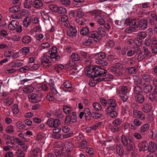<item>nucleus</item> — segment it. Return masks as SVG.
I'll list each match as a JSON object with an SVG mask.
<instances>
[{
  "mask_svg": "<svg viewBox=\"0 0 157 157\" xmlns=\"http://www.w3.org/2000/svg\"><path fill=\"white\" fill-rule=\"evenodd\" d=\"M93 70V73L91 74L92 75L96 76H100L101 78H102V81H107L110 80V79H113V76L111 75L106 74L107 71L104 68H101V67L96 66V67L92 68Z\"/></svg>",
  "mask_w": 157,
  "mask_h": 157,
  "instance_id": "1",
  "label": "nucleus"
},
{
  "mask_svg": "<svg viewBox=\"0 0 157 157\" xmlns=\"http://www.w3.org/2000/svg\"><path fill=\"white\" fill-rule=\"evenodd\" d=\"M96 67V65H90L85 69V75L88 77L92 78L91 80H90L89 82V86L91 87L94 86L98 82L102 81L103 79L101 78L100 76H95L91 74L93 73V71H92L93 69L92 68Z\"/></svg>",
  "mask_w": 157,
  "mask_h": 157,
  "instance_id": "2",
  "label": "nucleus"
},
{
  "mask_svg": "<svg viewBox=\"0 0 157 157\" xmlns=\"http://www.w3.org/2000/svg\"><path fill=\"white\" fill-rule=\"evenodd\" d=\"M100 101L102 105L107 106L106 110L116 109L117 107V104L116 101L113 99H109L106 100L103 98L100 99Z\"/></svg>",
  "mask_w": 157,
  "mask_h": 157,
  "instance_id": "3",
  "label": "nucleus"
},
{
  "mask_svg": "<svg viewBox=\"0 0 157 157\" xmlns=\"http://www.w3.org/2000/svg\"><path fill=\"white\" fill-rule=\"evenodd\" d=\"M106 54L104 52H100L95 56L96 59V63L97 64L102 66H106L108 64V63L106 61L105 57Z\"/></svg>",
  "mask_w": 157,
  "mask_h": 157,
  "instance_id": "4",
  "label": "nucleus"
},
{
  "mask_svg": "<svg viewBox=\"0 0 157 157\" xmlns=\"http://www.w3.org/2000/svg\"><path fill=\"white\" fill-rule=\"evenodd\" d=\"M71 115H69L66 116L64 123L66 125H70V124L75 123L77 121L76 113L73 112Z\"/></svg>",
  "mask_w": 157,
  "mask_h": 157,
  "instance_id": "5",
  "label": "nucleus"
},
{
  "mask_svg": "<svg viewBox=\"0 0 157 157\" xmlns=\"http://www.w3.org/2000/svg\"><path fill=\"white\" fill-rule=\"evenodd\" d=\"M79 54L82 57V60L84 62V64L86 65H87L86 68L88 67V66L90 65H89L90 64L91 62V58L89 55L86 52H85L83 51H81L80 52Z\"/></svg>",
  "mask_w": 157,
  "mask_h": 157,
  "instance_id": "6",
  "label": "nucleus"
},
{
  "mask_svg": "<svg viewBox=\"0 0 157 157\" xmlns=\"http://www.w3.org/2000/svg\"><path fill=\"white\" fill-rule=\"evenodd\" d=\"M42 96L40 94L32 93L29 95L28 98L30 101L33 103H35L40 101Z\"/></svg>",
  "mask_w": 157,
  "mask_h": 157,
  "instance_id": "7",
  "label": "nucleus"
},
{
  "mask_svg": "<svg viewBox=\"0 0 157 157\" xmlns=\"http://www.w3.org/2000/svg\"><path fill=\"white\" fill-rule=\"evenodd\" d=\"M46 124L52 128H56L58 127L60 123V120L58 119H49L46 121Z\"/></svg>",
  "mask_w": 157,
  "mask_h": 157,
  "instance_id": "8",
  "label": "nucleus"
},
{
  "mask_svg": "<svg viewBox=\"0 0 157 157\" xmlns=\"http://www.w3.org/2000/svg\"><path fill=\"white\" fill-rule=\"evenodd\" d=\"M137 27L139 29L144 30L147 27V22L146 19L143 18L141 19L138 22Z\"/></svg>",
  "mask_w": 157,
  "mask_h": 157,
  "instance_id": "9",
  "label": "nucleus"
},
{
  "mask_svg": "<svg viewBox=\"0 0 157 157\" xmlns=\"http://www.w3.org/2000/svg\"><path fill=\"white\" fill-rule=\"evenodd\" d=\"M97 30L93 31L90 32L89 37L93 38L95 41L98 42L101 40Z\"/></svg>",
  "mask_w": 157,
  "mask_h": 157,
  "instance_id": "10",
  "label": "nucleus"
},
{
  "mask_svg": "<svg viewBox=\"0 0 157 157\" xmlns=\"http://www.w3.org/2000/svg\"><path fill=\"white\" fill-rule=\"evenodd\" d=\"M77 31L75 26L68 27L67 29V34L70 37H74L77 35Z\"/></svg>",
  "mask_w": 157,
  "mask_h": 157,
  "instance_id": "11",
  "label": "nucleus"
},
{
  "mask_svg": "<svg viewBox=\"0 0 157 157\" xmlns=\"http://www.w3.org/2000/svg\"><path fill=\"white\" fill-rule=\"evenodd\" d=\"M138 147L139 151H144L148 149V143L145 140L141 141L138 144Z\"/></svg>",
  "mask_w": 157,
  "mask_h": 157,
  "instance_id": "12",
  "label": "nucleus"
},
{
  "mask_svg": "<svg viewBox=\"0 0 157 157\" xmlns=\"http://www.w3.org/2000/svg\"><path fill=\"white\" fill-rule=\"evenodd\" d=\"M121 139V143L124 147L128 145L129 143H133L132 139H129L124 134L122 135Z\"/></svg>",
  "mask_w": 157,
  "mask_h": 157,
  "instance_id": "13",
  "label": "nucleus"
},
{
  "mask_svg": "<svg viewBox=\"0 0 157 157\" xmlns=\"http://www.w3.org/2000/svg\"><path fill=\"white\" fill-rule=\"evenodd\" d=\"M84 113L86 121H89L91 118L93 114L91 113L90 109L88 108H86L84 109Z\"/></svg>",
  "mask_w": 157,
  "mask_h": 157,
  "instance_id": "14",
  "label": "nucleus"
},
{
  "mask_svg": "<svg viewBox=\"0 0 157 157\" xmlns=\"http://www.w3.org/2000/svg\"><path fill=\"white\" fill-rule=\"evenodd\" d=\"M41 153V150L38 147H36L30 151V155L28 157H37Z\"/></svg>",
  "mask_w": 157,
  "mask_h": 157,
  "instance_id": "15",
  "label": "nucleus"
},
{
  "mask_svg": "<svg viewBox=\"0 0 157 157\" xmlns=\"http://www.w3.org/2000/svg\"><path fill=\"white\" fill-rule=\"evenodd\" d=\"M74 147L72 144L69 143L66 144L63 147V151H65L67 155L73 150Z\"/></svg>",
  "mask_w": 157,
  "mask_h": 157,
  "instance_id": "16",
  "label": "nucleus"
},
{
  "mask_svg": "<svg viewBox=\"0 0 157 157\" xmlns=\"http://www.w3.org/2000/svg\"><path fill=\"white\" fill-rule=\"evenodd\" d=\"M33 5L35 8L39 10L43 6V3L41 0H34L33 2Z\"/></svg>",
  "mask_w": 157,
  "mask_h": 157,
  "instance_id": "17",
  "label": "nucleus"
},
{
  "mask_svg": "<svg viewBox=\"0 0 157 157\" xmlns=\"http://www.w3.org/2000/svg\"><path fill=\"white\" fill-rule=\"evenodd\" d=\"M19 25V23L16 20H13L10 23L8 28L10 30H13L16 29Z\"/></svg>",
  "mask_w": 157,
  "mask_h": 157,
  "instance_id": "18",
  "label": "nucleus"
},
{
  "mask_svg": "<svg viewBox=\"0 0 157 157\" xmlns=\"http://www.w3.org/2000/svg\"><path fill=\"white\" fill-rule=\"evenodd\" d=\"M94 18L97 20L98 23L101 25H103L105 22L103 17L100 15V13L98 12L97 14L94 15Z\"/></svg>",
  "mask_w": 157,
  "mask_h": 157,
  "instance_id": "19",
  "label": "nucleus"
},
{
  "mask_svg": "<svg viewBox=\"0 0 157 157\" xmlns=\"http://www.w3.org/2000/svg\"><path fill=\"white\" fill-rule=\"evenodd\" d=\"M63 109L65 113L67 115L71 114L74 112L72 108L67 105L63 106Z\"/></svg>",
  "mask_w": 157,
  "mask_h": 157,
  "instance_id": "20",
  "label": "nucleus"
},
{
  "mask_svg": "<svg viewBox=\"0 0 157 157\" xmlns=\"http://www.w3.org/2000/svg\"><path fill=\"white\" fill-rule=\"evenodd\" d=\"M98 33L99 34L100 36L101 37V39L103 37H104L106 34V31L105 28L99 27L98 28L97 30Z\"/></svg>",
  "mask_w": 157,
  "mask_h": 157,
  "instance_id": "21",
  "label": "nucleus"
},
{
  "mask_svg": "<svg viewBox=\"0 0 157 157\" xmlns=\"http://www.w3.org/2000/svg\"><path fill=\"white\" fill-rule=\"evenodd\" d=\"M54 152L56 156L59 157H62L64 156L66 157L67 156L65 151H63V149L62 148L61 150H59L57 149H55L53 151Z\"/></svg>",
  "mask_w": 157,
  "mask_h": 157,
  "instance_id": "22",
  "label": "nucleus"
},
{
  "mask_svg": "<svg viewBox=\"0 0 157 157\" xmlns=\"http://www.w3.org/2000/svg\"><path fill=\"white\" fill-rule=\"evenodd\" d=\"M157 149L156 144L155 143L151 142L149 143L148 149V150L150 152H153L155 151Z\"/></svg>",
  "mask_w": 157,
  "mask_h": 157,
  "instance_id": "23",
  "label": "nucleus"
},
{
  "mask_svg": "<svg viewBox=\"0 0 157 157\" xmlns=\"http://www.w3.org/2000/svg\"><path fill=\"white\" fill-rule=\"evenodd\" d=\"M135 98L137 101L141 104L143 103L145 100L144 96L141 94L135 95Z\"/></svg>",
  "mask_w": 157,
  "mask_h": 157,
  "instance_id": "24",
  "label": "nucleus"
},
{
  "mask_svg": "<svg viewBox=\"0 0 157 157\" xmlns=\"http://www.w3.org/2000/svg\"><path fill=\"white\" fill-rule=\"evenodd\" d=\"M116 110V109L109 110H106V112L108 115H109L113 118H115L118 115L117 112Z\"/></svg>",
  "mask_w": 157,
  "mask_h": 157,
  "instance_id": "25",
  "label": "nucleus"
},
{
  "mask_svg": "<svg viewBox=\"0 0 157 157\" xmlns=\"http://www.w3.org/2000/svg\"><path fill=\"white\" fill-rule=\"evenodd\" d=\"M140 48L136 47V48H132V49L129 50L127 53V55L129 56H131L135 54V53L137 54L140 51Z\"/></svg>",
  "mask_w": 157,
  "mask_h": 157,
  "instance_id": "26",
  "label": "nucleus"
},
{
  "mask_svg": "<svg viewBox=\"0 0 157 157\" xmlns=\"http://www.w3.org/2000/svg\"><path fill=\"white\" fill-rule=\"evenodd\" d=\"M52 85L50 86V90L52 94L56 96V98H58L60 96V95L57 91L56 88L54 87V83H52Z\"/></svg>",
  "mask_w": 157,
  "mask_h": 157,
  "instance_id": "27",
  "label": "nucleus"
},
{
  "mask_svg": "<svg viewBox=\"0 0 157 157\" xmlns=\"http://www.w3.org/2000/svg\"><path fill=\"white\" fill-rule=\"evenodd\" d=\"M143 92L142 89L141 87L138 85H136L134 87L133 94L135 95L141 94Z\"/></svg>",
  "mask_w": 157,
  "mask_h": 157,
  "instance_id": "28",
  "label": "nucleus"
},
{
  "mask_svg": "<svg viewBox=\"0 0 157 157\" xmlns=\"http://www.w3.org/2000/svg\"><path fill=\"white\" fill-rule=\"evenodd\" d=\"M116 149L117 153L120 156H121L123 155V147L120 144H117Z\"/></svg>",
  "mask_w": 157,
  "mask_h": 157,
  "instance_id": "29",
  "label": "nucleus"
},
{
  "mask_svg": "<svg viewBox=\"0 0 157 157\" xmlns=\"http://www.w3.org/2000/svg\"><path fill=\"white\" fill-rule=\"evenodd\" d=\"M110 72L115 74V75L117 76L121 75L122 74V71H118L115 66L111 67L110 68Z\"/></svg>",
  "mask_w": 157,
  "mask_h": 157,
  "instance_id": "30",
  "label": "nucleus"
},
{
  "mask_svg": "<svg viewBox=\"0 0 157 157\" xmlns=\"http://www.w3.org/2000/svg\"><path fill=\"white\" fill-rule=\"evenodd\" d=\"M21 9L20 7L18 5H16L10 7L9 10L11 13H16L19 12Z\"/></svg>",
  "mask_w": 157,
  "mask_h": 157,
  "instance_id": "31",
  "label": "nucleus"
},
{
  "mask_svg": "<svg viewBox=\"0 0 157 157\" xmlns=\"http://www.w3.org/2000/svg\"><path fill=\"white\" fill-rule=\"evenodd\" d=\"M33 87L31 85L26 86L23 88V91L25 93L28 94L32 92L33 90Z\"/></svg>",
  "mask_w": 157,
  "mask_h": 157,
  "instance_id": "32",
  "label": "nucleus"
},
{
  "mask_svg": "<svg viewBox=\"0 0 157 157\" xmlns=\"http://www.w3.org/2000/svg\"><path fill=\"white\" fill-rule=\"evenodd\" d=\"M150 125L148 124H144L142 126L140 129V132L142 134L143 133L146 132L149 128Z\"/></svg>",
  "mask_w": 157,
  "mask_h": 157,
  "instance_id": "33",
  "label": "nucleus"
},
{
  "mask_svg": "<svg viewBox=\"0 0 157 157\" xmlns=\"http://www.w3.org/2000/svg\"><path fill=\"white\" fill-rule=\"evenodd\" d=\"M127 70L128 74L132 75L136 74L137 72V69L134 67H128Z\"/></svg>",
  "mask_w": 157,
  "mask_h": 157,
  "instance_id": "34",
  "label": "nucleus"
},
{
  "mask_svg": "<svg viewBox=\"0 0 157 157\" xmlns=\"http://www.w3.org/2000/svg\"><path fill=\"white\" fill-rule=\"evenodd\" d=\"M89 31V28L87 27H85L82 28L80 29V33L82 35H86L88 34L89 36V34L90 33Z\"/></svg>",
  "mask_w": 157,
  "mask_h": 157,
  "instance_id": "35",
  "label": "nucleus"
},
{
  "mask_svg": "<svg viewBox=\"0 0 157 157\" xmlns=\"http://www.w3.org/2000/svg\"><path fill=\"white\" fill-rule=\"evenodd\" d=\"M92 107L94 108L93 110L96 111L101 110L102 108L101 104L98 102L94 103L92 104Z\"/></svg>",
  "mask_w": 157,
  "mask_h": 157,
  "instance_id": "36",
  "label": "nucleus"
},
{
  "mask_svg": "<svg viewBox=\"0 0 157 157\" xmlns=\"http://www.w3.org/2000/svg\"><path fill=\"white\" fill-rule=\"evenodd\" d=\"M110 129L112 132L116 133L120 131L121 127L120 126H118L112 124Z\"/></svg>",
  "mask_w": 157,
  "mask_h": 157,
  "instance_id": "37",
  "label": "nucleus"
},
{
  "mask_svg": "<svg viewBox=\"0 0 157 157\" xmlns=\"http://www.w3.org/2000/svg\"><path fill=\"white\" fill-rule=\"evenodd\" d=\"M23 24L25 27H27L31 25V17H27L25 18L23 21Z\"/></svg>",
  "mask_w": 157,
  "mask_h": 157,
  "instance_id": "38",
  "label": "nucleus"
},
{
  "mask_svg": "<svg viewBox=\"0 0 157 157\" xmlns=\"http://www.w3.org/2000/svg\"><path fill=\"white\" fill-rule=\"evenodd\" d=\"M147 52L146 53L140 52L138 56V60L139 61H141L144 59H145L147 56L146 54H147Z\"/></svg>",
  "mask_w": 157,
  "mask_h": 157,
  "instance_id": "39",
  "label": "nucleus"
},
{
  "mask_svg": "<svg viewBox=\"0 0 157 157\" xmlns=\"http://www.w3.org/2000/svg\"><path fill=\"white\" fill-rule=\"evenodd\" d=\"M71 59L74 61H78L80 60L79 55L76 53H73L71 55Z\"/></svg>",
  "mask_w": 157,
  "mask_h": 157,
  "instance_id": "40",
  "label": "nucleus"
},
{
  "mask_svg": "<svg viewBox=\"0 0 157 157\" xmlns=\"http://www.w3.org/2000/svg\"><path fill=\"white\" fill-rule=\"evenodd\" d=\"M55 115L56 117L63 118L64 116L62 111L59 109H56L55 110Z\"/></svg>",
  "mask_w": 157,
  "mask_h": 157,
  "instance_id": "41",
  "label": "nucleus"
},
{
  "mask_svg": "<svg viewBox=\"0 0 157 157\" xmlns=\"http://www.w3.org/2000/svg\"><path fill=\"white\" fill-rule=\"evenodd\" d=\"M86 19L83 17H79L76 19L77 23L80 25H83L86 24Z\"/></svg>",
  "mask_w": 157,
  "mask_h": 157,
  "instance_id": "42",
  "label": "nucleus"
},
{
  "mask_svg": "<svg viewBox=\"0 0 157 157\" xmlns=\"http://www.w3.org/2000/svg\"><path fill=\"white\" fill-rule=\"evenodd\" d=\"M13 100L11 98L8 97L3 100L4 103L7 106H10L12 104Z\"/></svg>",
  "mask_w": 157,
  "mask_h": 157,
  "instance_id": "43",
  "label": "nucleus"
},
{
  "mask_svg": "<svg viewBox=\"0 0 157 157\" xmlns=\"http://www.w3.org/2000/svg\"><path fill=\"white\" fill-rule=\"evenodd\" d=\"M87 146V142L85 140L80 142L78 145L79 147L82 149L86 148Z\"/></svg>",
  "mask_w": 157,
  "mask_h": 157,
  "instance_id": "44",
  "label": "nucleus"
},
{
  "mask_svg": "<svg viewBox=\"0 0 157 157\" xmlns=\"http://www.w3.org/2000/svg\"><path fill=\"white\" fill-rule=\"evenodd\" d=\"M147 35L146 31H142L137 33L136 37L140 38L143 40L147 36Z\"/></svg>",
  "mask_w": 157,
  "mask_h": 157,
  "instance_id": "45",
  "label": "nucleus"
},
{
  "mask_svg": "<svg viewBox=\"0 0 157 157\" xmlns=\"http://www.w3.org/2000/svg\"><path fill=\"white\" fill-rule=\"evenodd\" d=\"M152 86L150 84L147 85L143 88V90L145 93H148L150 92L152 90Z\"/></svg>",
  "mask_w": 157,
  "mask_h": 157,
  "instance_id": "46",
  "label": "nucleus"
},
{
  "mask_svg": "<svg viewBox=\"0 0 157 157\" xmlns=\"http://www.w3.org/2000/svg\"><path fill=\"white\" fill-rule=\"evenodd\" d=\"M125 147L127 151H131L134 149L135 148V145L133 142V143H129Z\"/></svg>",
  "mask_w": 157,
  "mask_h": 157,
  "instance_id": "47",
  "label": "nucleus"
},
{
  "mask_svg": "<svg viewBox=\"0 0 157 157\" xmlns=\"http://www.w3.org/2000/svg\"><path fill=\"white\" fill-rule=\"evenodd\" d=\"M146 55L147 56L145 59L147 63H150L152 61L153 59L152 54L151 52H148L147 54Z\"/></svg>",
  "mask_w": 157,
  "mask_h": 157,
  "instance_id": "48",
  "label": "nucleus"
},
{
  "mask_svg": "<svg viewBox=\"0 0 157 157\" xmlns=\"http://www.w3.org/2000/svg\"><path fill=\"white\" fill-rule=\"evenodd\" d=\"M128 88L127 86H123L121 87L120 93L122 94H127Z\"/></svg>",
  "mask_w": 157,
  "mask_h": 157,
  "instance_id": "49",
  "label": "nucleus"
},
{
  "mask_svg": "<svg viewBox=\"0 0 157 157\" xmlns=\"http://www.w3.org/2000/svg\"><path fill=\"white\" fill-rule=\"evenodd\" d=\"M12 109L13 113L15 114H17L18 113L19 110L18 108V106L17 104H14L12 107Z\"/></svg>",
  "mask_w": 157,
  "mask_h": 157,
  "instance_id": "50",
  "label": "nucleus"
},
{
  "mask_svg": "<svg viewBox=\"0 0 157 157\" xmlns=\"http://www.w3.org/2000/svg\"><path fill=\"white\" fill-rule=\"evenodd\" d=\"M6 133H12L14 132L13 126L12 125L8 126L6 129Z\"/></svg>",
  "mask_w": 157,
  "mask_h": 157,
  "instance_id": "51",
  "label": "nucleus"
},
{
  "mask_svg": "<svg viewBox=\"0 0 157 157\" xmlns=\"http://www.w3.org/2000/svg\"><path fill=\"white\" fill-rule=\"evenodd\" d=\"M31 38L30 36H25L22 37L21 40L24 43L28 44L31 41Z\"/></svg>",
  "mask_w": 157,
  "mask_h": 157,
  "instance_id": "52",
  "label": "nucleus"
},
{
  "mask_svg": "<svg viewBox=\"0 0 157 157\" xmlns=\"http://www.w3.org/2000/svg\"><path fill=\"white\" fill-rule=\"evenodd\" d=\"M13 141L19 145H24V142L19 138L14 137L13 139Z\"/></svg>",
  "mask_w": 157,
  "mask_h": 157,
  "instance_id": "53",
  "label": "nucleus"
},
{
  "mask_svg": "<svg viewBox=\"0 0 157 157\" xmlns=\"http://www.w3.org/2000/svg\"><path fill=\"white\" fill-rule=\"evenodd\" d=\"M56 97V96H55L52 94L50 93H48L46 96L47 100L50 101H52L57 98Z\"/></svg>",
  "mask_w": 157,
  "mask_h": 157,
  "instance_id": "54",
  "label": "nucleus"
},
{
  "mask_svg": "<svg viewBox=\"0 0 157 157\" xmlns=\"http://www.w3.org/2000/svg\"><path fill=\"white\" fill-rule=\"evenodd\" d=\"M16 157H25V154L21 150H17L16 152Z\"/></svg>",
  "mask_w": 157,
  "mask_h": 157,
  "instance_id": "55",
  "label": "nucleus"
},
{
  "mask_svg": "<svg viewBox=\"0 0 157 157\" xmlns=\"http://www.w3.org/2000/svg\"><path fill=\"white\" fill-rule=\"evenodd\" d=\"M151 109V106L149 104H147L144 105L143 108V111L145 113L149 112Z\"/></svg>",
  "mask_w": 157,
  "mask_h": 157,
  "instance_id": "56",
  "label": "nucleus"
},
{
  "mask_svg": "<svg viewBox=\"0 0 157 157\" xmlns=\"http://www.w3.org/2000/svg\"><path fill=\"white\" fill-rule=\"evenodd\" d=\"M121 110L122 112L125 113H129V109L128 105H123L121 106Z\"/></svg>",
  "mask_w": 157,
  "mask_h": 157,
  "instance_id": "57",
  "label": "nucleus"
},
{
  "mask_svg": "<svg viewBox=\"0 0 157 157\" xmlns=\"http://www.w3.org/2000/svg\"><path fill=\"white\" fill-rule=\"evenodd\" d=\"M57 11V12L61 15L64 14L67 12V10L65 8L62 6L59 7Z\"/></svg>",
  "mask_w": 157,
  "mask_h": 157,
  "instance_id": "58",
  "label": "nucleus"
},
{
  "mask_svg": "<svg viewBox=\"0 0 157 157\" xmlns=\"http://www.w3.org/2000/svg\"><path fill=\"white\" fill-rule=\"evenodd\" d=\"M92 114L93 115L92 117L96 119H100L102 116V114L96 112H92Z\"/></svg>",
  "mask_w": 157,
  "mask_h": 157,
  "instance_id": "59",
  "label": "nucleus"
},
{
  "mask_svg": "<svg viewBox=\"0 0 157 157\" xmlns=\"http://www.w3.org/2000/svg\"><path fill=\"white\" fill-rule=\"evenodd\" d=\"M142 78L145 82H149L150 81V78L148 75L147 73H144L141 75Z\"/></svg>",
  "mask_w": 157,
  "mask_h": 157,
  "instance_id": "60",
  "label": "nucleus"
},
{
  "mask_svg": "<svg viewBox=\"0 0 157 157\" xmlns=\"http://www.w3.org/2000/svg\"><path fill=\"white\" fill-rule=\"evenodd\" d=\"M63 85L65 87V88L63 89V90L65 91H66L65 89V88H71L72 87V84L70 82L67 80L63 83Z\"/></svg>",
  "mask_w": 157,
  "mask_h": 157,
  "instance_id": "61",
  "label": "nucleus"
},
{
  "mask_svg": "<svg viewBox=\"0 0 157 157\" xmlns=\"http://www.w3.org/2000/svg\"><path fill=\"white\" fill-rule=\"evenodd\" d=\"M49 8L53 12L55 13L57 12L59 7L55 5H50L48 6Z\"/></svg>",
  "mask_w": 157,
  "mask_h": 157,
  "instance_id": "62",
  "label": "nucleus"
},
{
  "mask_svg": "<svg viewBox=\"0 0 157 157\" xmlns=\"http://www.w3.org/2000/svg\"><path fill=\"white\" fill-rule=\"evenodd\" d=\"M122 121L121 119L119 118H117L115 119L112 123V124L118 126H120Z\"/></svg>",
  "mask_w": 157,
  "mask_h": 157,
  "instance_id": "63",
  "label": "nucleus"
},
{
  "mask_svg": "<svg viewBox=\"0 0 157 157\" xmlns=\"http://www.w3.org/2000/svg\"><path fill=\"white\" fill-rule=\"evenodd\" d=\"M134 40L136 44L138 46H140L141 45L143 41V40L137 37L135 38Z\"/></svg>",
  "mask_w": 157,
  "mask_h": 157,
  "instance_id": "64",
  "label": "nucleus"
}]
</instances>
